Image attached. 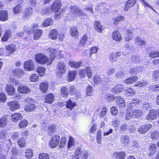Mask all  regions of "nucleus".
<instances>
[{"label": "nucleus", "mask_w": 159, "mask_h": 159, "mask_svg": "<svg viewBox=\"0 0 159 159\" xmlns=\"http://www.w3.org/2000/svg\"><path fill=\"white\" fill-rule=\"evenodd\" d=\"M88 153L85 151H82L80 149L76 148L75 153L72 155V159H79L82 157L81 159H87Z\"/></svg>", "instance_id": "f257e3e1"}, {"label": "nucleus", "mask_w": 159, "mask_h": 159, "mask_svg": "<svg viewBox=\"0 0 159 159\" xmlns=\"http://www.w3.org/2000/svg\"><path fill=\"white\" fill-rule=\"evenodd\" d=\"M36 61L41 64L47 63L49 61L48 58L43 54H38L35 56Z\"/></svg>", "instance_id": "f03ea898"}, {"label": "nucleus", "mask_w": 159, "mask_h": 159, "mask_svg": "<svg viewBox=\"0 0 159 159\" xmlns=\"http://www.w3.org/2000/svg\"><path fill=\"white\" fill-rule=\"evenodd\" d=\"M60 140V137L57 135H56L51 139L49 143L50 146L51 148H56L58 145Z\"/></svg>", "instance_id": "7ed1b4c3"}, {"label": "nucleus", "mask_w": 159, "mask_h": 159, "mask_svg": "<svg viewBox=\"0 0 159 159\" xmlns=\"http://www.w3.org/2000/svg\"><path fill=\"white\" fill-rule=\"evenodd\" d=\"M152 127V125L148 123L140 126L138 129V132L141 134H144Z\"/></svg>", "instance_id": "20e7f679"}, {"label": "nucleus", "mask_w": 159, "mask_h": 159, "mask_svg": "<svg viewBox=\"0 0 159 159\" xmlns=\"http://www.w3.org/2000/svg\"><path fill=\"white\" fill-rule=\"evenodd\" d=\"M33 11V8L31 7L27 8L22 16V18L24 20L27 19L31 16Z\"/></svg>", "instance_id": "39448f33"}, {"label": "nucleus", "mask_w": 159, "mask_h": 159, "mask_svg": "<svg viewBox=\"0 0 159 159\" xmlns=\"http://www.w3.org/2000/svg\"><path fill=\"white\" fill-rule=\"evenodd\" d=\"M7 105L9 107L10 109L12 111L18 109L20 107L19 103L16 101H11L8 102Z\"/></svg>", "instance_id": "423d86ee"}, {"label": "nucleus", "mask_w": 159, "mask_h": 159, "mask_svg": "<svg viewBox=\"0 0 159 159\" xmlns=\"http://www.w3.org/2000/svg\"><path fill=\"white\" fill-rule=\"evenodd\" d=\"M143 114V111L138 109L133 110L132 112L129 113V114L131 116L137 118L140 117Z\"/></svg>", "instance_id": "0eeeda50"}, {"label": "nucleus", "mask_w": 159, "mask_h": 159, "mask_svg": "<svg viewBox=\"0 0 159 159\" xmlns=\"http://www.w3.org/2000/svg\"><path fill=\"white\" fill-rule=\"evenodd\" d=\"M24 68L25 70L31 71L34 70V65L32 61L29 60L26 62L24 64Z\"/></svg>", "instance_id": "6e6552de"}, {"label": "nucleus", "mask_w": 159, "mask_h": 159, "mask_svg": "<svg viewBox=\"0 0 159 159\" xmlns=\"http://www.w3.org/2000/svg\"><path fill=\"white\" fill-rule=\"evenodd\" d=\"M6 53L5 55L9 56L11 54H12L16 50V46L13 44H10L6 47Z\"/></svg>", "instance_id": "1a4fd4ad"}, {"label": "nucleus", "mask_w": 159, "mask_h": 159, "mask_svg": "<svg viewBox=\"0 0 159 159\" xmlns=\"http://www.w3.org/2000/svg\"><path fill=\"white\" fill-rule=\"evenodd\" d=\"M157 111H156V110L154 109L151 110L147 116L146 119L148 120L155 119L157 118Z\"/></svg>", "instance_id": "9d476101"}, {"label": "nucleus", "mask_w": 159, "mask_h": 159, "mask_svg": "<svg viewBox=\"0 0 159 159\" xmlns=\"http://www.w3.org/2000/svg\"><path fill=\"white\" fill-rule=\"evenodd\" d=\"M61 2L60 1H55L51 7L52 11L55 12L58 11L61 7Z\"/></svg>", "instance_id": "9b49d317"}, {"label": "nucleus", "mask_w": 159, "mask_h": 159, "mask_svg": "<svg viewBox=\"0 0 159 159\" xmlns=\"http://www.w3.org/2000/svg\"><path fill=\"white\" fill-rule=\"evenodd\" d=\"M133 37V34L132 30H127L125 35V39L126 41H128L132 39Z\"/></svg>", "instance_id": "f8f14e48"}, {"label": "nucleus", "mask_w": 159, "mask_h": 159, "mask_svg": "<svg viewBox=\"0 0 159 159\" xmlns=\"http://www.w3.org/2000/svg\"><path fill=\"white\" fill-rule=\"evenodd\" d=\"M18 90L19 93H27L30 91V89L25 85L20 86L18 88Z\"/></svg>", "instance_id": "ddd939ff"}, {"label": "nucleus", "mask_w": 159, "mask_h": 159, "mask_svg": "<svg viewBox=\"0 0 159 159\" xmlns=\"http://www.w3.org/2000/svg\"><path fill=\"white\" fill-rule=\"evenodd\" d=\"M117 105L120 108L125 107V102L123 99L120 97H118L116 101Z\"/></svg>", "instance_id": "4468645a"}, {"label": "nucleus", "mask_w": 159, "mask_h": 159, "mask_svg": "<svg viewBox=\"0 0 159 159\" xmlns=\"http://www.w3.org/2000/svg\"><path fill=\"white\" fill-rule=\"evenodd\" d=\"M113 156L116 159H124L125 157V153L123 151L116 152L114 153Z\"/></svg>", "instance_id": "2eb2a0df"}, {"label": "nucleus", "mask_w": 159, "mask_h": 159, "mask_svg": "<svg viewBox=\"0 0 159 159\" xmlns=\"http://www.w3.org/2000/svg\"><path fill=\"white\" fill-rule=\"evenodd\" d=\"M13 74L15 76L20 78L24 75V73L22 70L19 68L14 69L12 71Z\"/></svg>", "instance_id": "dca6fc26"}, {"label": "nucleus", "mask_w": 159, "mask_h": 159, "mask_svg": "<svg viewBox=\"0 0 159 159\" xmlns=\"http://www.w3.org/2000/svg\"><path fill=\"white\" fill-rule=\"evenodd\" d=\"M70 9L71 11L74 12L75 14L77 15H84L85 13L83 12L79 8L74 6H71Z\"/></svg>", "instance_id": "f3484780"}, {"label": "nucleus", "mask_w": 159, "mask_h": 159, "mask_svg": "<svg viewBox=\"0 0 159 159\" xmlns=\"http://www.w3.org/2000/svg\"><path fill=\"white\" fill-rule=\"evenodd\" d=\"M58 67L57 71L58 73L63 74L66 71V66L63 62L60 63Z\"/></svg>", "instance_id": "a211bd4d"}, {"label": "nucleus", "mask_w": 159, "mask_h": 159, "mask_svg": "<svg viewBox=\"0 0 159 159\" xmlns=\"http://www.w3.org/2000/svg\"><path fill=\"white\" fill-rule=\"evenodd\" d=\"M40 90L43 93H46L48 89V84L46 82L41 83L39 85Z\"/></svg>", "instance_id": "6ab92c4d"}, {"label": "nucleus", "mask_w": 159, "mask_h": 159, "mask_svg": "<svg viewBox=\"0 0 159 159\" xmlns=\"http://www.w3.org/2000/svg\"><path fill=\"white\" fill-rule=\"evenodd\" d=\"M150 152L148 154L149 156H152L156 151V146L155 144L151 143L149 145Z\"/></svg>", "instance_id": "aec40b11"}, {"label": "nucleus", "mask_w": 159, "mask_h": 159, "mask_svg": "<svg viewBox=\"0 0 159 159\" xmlns=\"http://www.w3.org/2000/svg\"><path fill=\"white\" fill-rule=\"evenodd\" d=\"M137 76H135L129 77L125 80V82L127 84H131L136 82L138 79Z\"/></svg>", "instance_id": "412c9836"}, {"label": "nucleus", "mask_w": 159, "mask_h": 159, "mask_svg": "<svg viewBox=\"0 0 159 159\" xmlns=\"http://www.w3.org/2000/svg\"><path fill=\"white\" fill-rule=\"evenodd\" d=\"M124 86L120 84H119L112 89V91L113 93H118L122 91L124 89Z\"/></svg>", "instance_id": "4be33fe9"}, {"label": "nucleus", "mask_w": 159, "mask_h": 159, "mask_svg": "<svg viewBox=\"0 0 159 159\" xmlns=\"http://www.w3.org/2000/svg\"><path fill=\"white\" fill-rule=\"evenodd\" d=\"M6 91L9 95H13L14 94L15 89L13 86L8 84L6 86Z\"/></svg>", "instance_id": "5701e85b"}, {"label": "nucleus", "mask_w": 159, "mask_h": 159, "mask_svg": "<svg viewBox=\"0 0 159 159\" xmlns=\"http://www.w3.org/2000/svg\"><path fill=\"white\" fill-rule=\"evenodd\" d=\"M129 138L128 136H122L121 138V143L123 146L127 145L129 143Z\"/></svg>", "instance_id": "b1692460"}, {"label": "nucleus", "mask_w": 159, "mask_h": 159, "mask_svg": "<svg viewBox=\"0 0 159 159\" xmlns=\"http://www.w3.org/2000/svg\"><path fill=\"white\" fill-rule=\"evenodd\" d=\"M140 101L138 99H133L132 102H130L128 104L129 108L130 109L133 108L137 106L139 104Z\"/></svg>", "instance_id": "393cba45"}, {"label": "nucleus", "mask_w": 159, "mask_h": 159, "mask_svg": "<svg viewBox=\"0 0 159 159\" xmlns=\"http://www.w3.org/2000/svg\"><path fill=\"white\" fill-rule=\"evenodd\" d=\"M58 32L56 29H53L51 31L48 35L49 38L53 40L56 39L57 36Z\"/></svg>", "instance_id": "a878e982"}, {"label": "nucleus", "mask_w": 159, "mask_h": 159, "mask_svg": "<svg viewBox=\"0 0 159 159\" xmlns=\"http://www.w3.org/2000/svg\"><path fill=\"white\" fill-rule=\"evenodd\" d=\"M25 110L27 111H30L34 110L36 108V106L32 103H28L24 106Z\"/></svg>", "instance_id": "bb28decb"}, {"label": "nucleus", "mask_w": 159, "mask_h": 159, "mask_svg": "<svg viewBox=\"0 0 159 159\" xmlns=\"http://www.w3.org/2000/svg\"><path fill=\"white\" fill-rule=\"evenodd\" d=\"M12 120L13 121L16 122L18 120L22 119V116L21 113H15L11 116Z\"/></svg>", "instance_id": "cd10ccee"}, {"label": "nucleus", "mask_w": 159, "mask_h": 159, "mask_svg": "<svg viewBox=\"0 0 159 159\" xmlns=\"http://www.w3.org/2000/svg\"><path fill=\"white\" fill-rule=\"evenodd\" d=\"M112 37L113 39L117 41H120L122 39L120 34L117 31L113 32L112 35Z\"/></svg>", "instance_id": "c85d7f7f"}, {"label": "nucleus", "mask_w": 159, "mask_h": 159, "mask_svg": "<svg viewBox=\"0 0 159 159\" xmlns=\"http://www.w3.org/2000/svg\"><path fill=\"white\" fill-rule=\"evenodd\" d=\"M135 42L137 44L141 47L142 48H143V46H144L146 44L145 41L139 37H137L135 38Z\"/></svg>", "instance_id": "c756f323"}, {"label": "nucleus", "mask_w": 159, "mask_h": 159, "mask_svg": "<svg viewBox=\"0 0 159 159\" xmlns=\"http://www.w3.org/2000/svg\"><path fill=\"white\" fill-rule=\"evenodd\" d=\"M47 51L48 52H50L51 54L50 55V60H51V61H50V63H49V64H51L52 61L53 60L55 57H56L55 55L56 51L54 49L51 48H48L47 50Z\"/></svg>", "instance_id": "7c9ffc66"}, {"label": "nucleus", "mask_w": 159, "mask_h": 159, "mask_svg": "<svg viewBox=\"0 0 159 159\" xmlns=\"http://www.w3.org/2000/svg\"><path fill=\"white\" fill-rule=\"evenodd\" d=\"M45 99L46 102L52 103L54 100V97L52 94L49 93L46 97Z\"/></svg>", "instance_id": "2f4dec72"}, {"label": "nucleus", "mask_w": 159, "mask_h": 159, "mask_svg": "<svg viewBox=\"0 0 159 159\" xmlns=\"http://www.w3.org/2000/svg\"><path fill=\"white\" fill-rule=\"evenodd\" d=\"M7 12L6 11L3 10L0 12V20L4 21L7 19Z\"/></svg>", "instance_id": "473e14b6"}, {"label": "nucleus", "mask_w": 159, "mask_h": 159, "mask_svg": "<svg viewBox=\"0 0 159 159\" xmlns=\"http://www.w3.org/2000/svg\"><path fill=\"white\" fill-rule=\"evenodd\" d=\"M68 88L65 87H62L61 89V95L63 97H68Z\"/></svg>", "instance_id": "72a5a7b5"}, {"label": "nucleus", "mask_w": 159, "mask_h": 159, "mask_svg": "<svg viewBox=\"0 0 159 159\" xmlns=\"http://www.w3.org/2000/svg\"><path fill=\"white\" fill-rule=\"evenodd\" d=\"M65 102L66 107L70 109H72L76 105L75 102H73L70 99L66 102Z\"/></svg>", "instance_id": "f704fd0d"}, {"label": "nucleus", "mask_w": 159, "mask_h": 159, "mask_svg": "<svg viewBox=\"0 0 159 159\" xmlns=\"http://www.w3.org/2000/svg\"><path fill=\"white\" fill-rule=\"evenodd\" d=\"M94 25L95 29L98 32L101 33L104 29L103 27L101 25L100 22L98 21H96Z\"/></svg>", "instance_id": "c9c22d12"}, {"label": "nucleus", "mask_w": 159, "mask_h": 159, "mask_svg": "<svg viewBox=\"0 0 159 159\" xmlns=\"http://www.w3.org/2000/svg\"><path fill=\"white\" fill-rule=\"evenodd\" d=\"M140 70L141 68L139 67L132 68L129 69V72L131 75H137L140 71Z\"/></svg>", "instance_id": "e433bc0d"}, {"label": "nucleus", "mask_w": 159, "mask_h": 159, "mask_svg": "<svg viewBox=\"0 0 159 159\" xmlns=\"http://www.w3.org/2000/svg\"><path fill=\"white\" fill-rule=\"evenodd\" d=\"M11 35V31L7 30L5 31V33L1 39L2 42L7 41L10 36Z\"/></svg>", "instance_id": "4c0bfd02"}, {"label": "nucleus", "mask_w": 159, "mask_h": 159, "mask_svg": "<svg viewBox=\"0 0 159 159\" xmlns=\"http://www.w3.org/2000/svg\"><path fill=\"white\" fill-rule=\"evenodd\" d=\"M71 35L72 36L77 37L78 35V30L75 26L72 27L70 30Z\"/></svg>", "instance_id": "58836bf2"}, {"label": "nucleus", "mask_w": 159, "mask_h": 159, "mask_svg": "<svg viewBox=\"0 0 159 159\" xmlns=\"http://www.w3.org/2000/svg\"><path fill=\"white\" fill-rule=\"evenodd\" d=\"M7 119L5 117L3 116L0 118V127H4L7 124Z\"/></svg>", "instance_id": "ea45409f"}, {"label": "nucleus", "mask_w": 159, "mask_h": 159, "mask_svg": "<svg viewBox=\"0 0 159 159\" xmlns=\"http://www.w3.org/2000/svg\"><path fill=\"white\" fill-rule=\"evenodd\" d=\"M42 31L39 29L36 30L34 32V39H37L40 38L42 35Z\"/></svg>", "instance_id": "a19ab883"}, {"label": "nucleus", "mask_w": 159, "mask_h": 159, "mask_svg": "<svg viewBox=\"0 0 159 159\" xmlns=\"http://www.w3.org/2000/svg\"><path fill=\"white\" fill-rule=\"evenodd\" d=\"M125 92L126 93V95L129 96L134 95L135 94L134 90L131 88H127L125 89Z\"/></svg>", "instance_id": "79ce46f5"}, {"label": "nucleus", "mask_w": 159, "mask_h": 159, "mask_svg": "<svg viewBox=\"0 0 159 159\" xmlns=\"http://www.w3.org/2000/svg\"><path fill=\"white\" fill-rule=\"evenodd\" d=\"M76 74L75 70L70 71L69 72L68 76L70 81H72L75 79Z\"/></svg>", "instance_id": "37998d69"}, {"label": "nucleus", "mask_w": 159, "mask_h": 159, "mask_svg": "<svg viewBox=\"0 0 159 159\" xmlns=\"http://www.w3.org/2000/svg\"><path fill=\"white\" fill-rule=\"evenodd\" d=\"M17 143L19 146L21 148L25 147L26 144L25 140L23 138L19 139Z\"/></svg>", "instance_id": "c03bdc74"}, {"label": "nucleus", "mask_w": 159, "mask_h": 159, "mask_svg": "<svg viewBox=\"0 0 159 159\" xmlns=\"http://www.w3.org/2000/svg\"><path fill=\"white\" fill-rule=\"evenodd\" d=\"M81 64L82 63L80 62H75V61L70 62L69 63L71 67L75 69L79 68Z\"/></svg>", "instance_id": "a18cd8bd"}, {"label": "nucleus", "mask_w": 159, "mask_h": 159, "mask_svg": "<svg viewBox=\"0 0 159 159\" xmlns=\"http://www.w3.org/2000/svg\"><path fill=\"white\" fill-rule=\"evenodd\" d=\"M149 56L151 59L159 57V52L156 51H152L149 53Z\"/></svg>", "instance_id": "49530a36"}, {"label": "nucleus", "mask_w": 159, "mask_h": 159, "mask_svg": "<svg viewBox=\"0 0 159 159\" xmlns=\"http://www.w3.org/2000/svg\"><path fill=\"white\" fill-rule=\"evenodd\" d=\"M37 25L36 24H34L33 26V28H30L27 27H25L24 28V31L27 33L30 32H33L35 30V29L37 28Z\"/></svg>", "instance_id": "de8ad7c7"}, {"label": "nucleus", "mask_w": 159, "mask_h": 159, "mask_svg": "<svg viewBox=\"0 0 159 159\" xmlns=\"http://www.w3.org/2000/svg\"><path fill=\"white\" fill-rule=\"evenodd\" d=\"M22 6L21 4L17 5L13 9V12L14 14H16L20 13L21 10Z\"/></svg>", "instance_id": "09e8293b"}, {"label": "nucleus", "mask_w": 159, "mask_h": 159, "mask_svg": "<svg viewBox=\"0 0 159 159\" xmlns=\"http://www.w3.org/2000/svg\"><path fill=\"white\" fill-rule=\"evenodd\" d=\"M25 157L26 158H31L33 156L32 150L31 149H29L25 150Z\"/></svg>", "instance_id": "8fccbe9b"}, {"label": "nucleus", "mask_w": 159, "mask_h": 159, "mask_svg": "<svg viewBox=\"0 0 159 159\" xmlns=\"http://www.w3.org/2000/svg\"><path fill=\"white\" fill-rule=\"evenodd\" d=\"M37 71L40 76H43L45 73V69L43 67L39 66L37 68Z\"/></svg>", "instance_id": "3c124183"}, {"label": "nucleus", "mask_w": 159, "mask_h": 159, "mask_svg": "<svg viewBox=\"0 0 159 159\" xmlns=\"http://www.w3.org/2000/svg\"><path fill=\"white\" fill-rule=\"evenodd\" d=\"M152 104L151 103H149L147 102H143V108L146 109L147 110L151 108L152 106Z\"/></svg>", "instance_id": "603ef678"}, {"label": "nucleus", "mask_w": 159, "mask_h": 159, "mask_svg": "<svg viewBox=\"0 0 159 159\" xmlns=\"http://www.w3.org/2000/svg\"><path fill=\"white\" fill-rule=\"evenodd\" d=\"M66 139L65 137H62L59 142V147L60 148H62L64 147L66 145Z\"/></svg>", "instance_id": "864d4df0"}, {"label": "nucleus", "mask_w": 159, "mask_h": 159, "mask_svg": "<svg viewBox=\"0 0 159 159\" xmlns=\"http://www.w3.org/2000/svg\"><path fill=\"white\" fill-rule=\"evenodd\" d=\"M48 132L49 134L53 133L56 130V126L55 125H52L48 127Z\"/></svg>", "instance_id": "5fc2aeb1"}, {"label": "nucleus", "mask_w": 159, "mask_h": 159, "mask_svg": "<svg viewBox=\"0 0 159 159\" xmlns=\"http://www.w3.org/2000/svg\"><path fill=\"white\" fill-rule=\"evenodd\" d=\"M107 109L105 107H103L100 114H99V117L101 118H102L106 114Z\"/></svg>", "instance_id": "6e6d98bb"}, {"label": "nucleus", "mask_w": 159, "mask_h": 159, "mask_svg": "<svg viewBox=\"0 0 159 159\" xmlns=\"http://www.w3.org/2000/svg\"><path fill=\"white\" fill-rule=\"evenodd\" d=\"M69 140L68 144V148H70L73 146L74 145V139L72 137L70 136L69 137Z\"/></svg>", "instance_id": "4d7b16f0"}, {"label": "nucleus", "mask_w": 159, "mask_h": 159, "mask_svg": "<svg viewBox=\"0 0 159 159\" xmlns=\"http://www.w3.org/2000/svg\"><path fill=\"white\" fill-rule=\"evenodd\" d=\"M52 20L50 18H48L45 20L43 23V25L44 27H47L50 25L52 22Z\"/></svg>", "instance_id": "13d9d810"}, {"label": "nucleus", "mask_w": 159, "mask_h": 159, "mask_svg": "<svg viewBox=\"0 0 159 159\" xmlns=\"http://www.w3.org/2000/svg\"><path fill=\"white\" fill-rule=\"evenodd\" d=\"M30 79L31 82L37 81L38 80L39 77L37 74H34L30 77Z\"/></svg>", "instance_id": "bf43d9fd"}, {"label": "nucleus", "mask_w": 159, "mask_h": 159, "mask_svg": "<svg viewBox=\"0 0 159 159\" xmlns=\"http://www.w3.org/2000/svg\"><path fill=\"white\" fill-rule=\"evenodd\" d=\"M28 124V121L25 120H23L19 124V127L20 128H23L26 127Z\"/></svg>", "instance_id": "052dcab7"}, {"label": "nucleus", "mask_w": 159, "mask_h": 159, "mask_svg": "<svg viewBox=\"0 0 159 159\" xmlns=\"http://www.w3.org/2000/svg\"><path fill=\"white\" fill-rule=\"evenodd\" d=\"M39 159H49V155L45 153H41L39 154Z\"/></svg>", "instance_id": "680f3d73"}, {"label": "nucleus", "mask_w": 159, "mask_h": 159, "mask_svg": "<svg viewBox=\"0 0 159 159\" xmlns=\"http://www.w3.org/2000/svg\"><path fill=\"white\" fill-rule=\"evenodd\" d=\"M50 9L47 7H44L41 11V13L42 15L49 14Z\"/></svg>", "instance_id": "e2e57ef3"}, {"label": "nucleus", "mask_w": 159, "mask_h": 159, "mask_svg": "<svg viewBox=\"0 0 159 159\" xmlns=\"http://www.w3.org/2000/svg\"><path fill=\"white\" fill-rule=\"evenodd\" d=\"M102 80V78L98 75H95L94 77V82L95 83L98 84Z\"/></svg>", "instance_id": "0e129e2a"}, {"label": "nucleus", "mask_w": 159, "mask_h": 159, "mask_svg": "<svg viewBox=\"0 0 159 159\" xmlns=\"http://www.w3.org/2000/svg\"><path fill=\"white\" fill-rule=\"evenodd\" d=\"M148 84V83L147 81H146L145 82H139L136 83V84L134 85L135 87L139 86V87H145Z\"/></svg>", "instance_id": "69168bd1"}, {"label": "nucleus", "mask_w": 159, "mask_h": 159, "mask_svg": "<svg viewBox=\"0 0 159 159\" xmlns=\"http://www.w3.org/2000/svg\"><path fill=\"white\" fill-rule=\"evenodd\" d=\"M140 58L137 55L132 56L131 57L132 61L135 63H138L140 61Z\"/></svg>", "instance_id": "338daca9"}, {"label": "nucleus", "mask_w": 159, "mask_h": 159, "mask_svg": "<svg viewBox=\"0 0 159 159\" xmlns=\"http://www.w3.org/2000/svg\"><path fill=\"white\" fill-rule=\"evenodd\" d=\"M153 75L154 78L156 81L159 80V73L158 70H156L153 71Z\"/></svg>", "instance_id": "774afa93"}]
</instances>
